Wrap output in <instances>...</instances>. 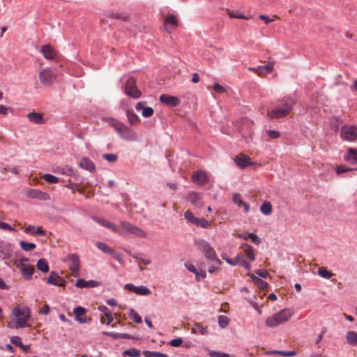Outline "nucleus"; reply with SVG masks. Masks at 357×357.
<instances>
[{
  "label": "nucleus",
  "mask_w": 357,
  "mask_h": 357,
  "mask_svg": "<svg viewBox=\"0 0 357 357\" xmlns=\"http://www.w3.org/2000/svg\"><path fill=\"white\" fill-rule=\"evenodd\" d=\"M295 101L289 97H284L279 105L269 112L271 119H280L287 116L293 109Z\"/></svg>",
  "instance_id": "f257e3e1"
},
{
  "label": "nucleus",
  "mask_w": 357,
  "mask_h": 357,
  "mask_svg": "<svg viewBox=\"0 0 357 357\" xmlns=\"http://www.w3.org/2000/svg\"><path fill=\"white\" fill-rule=\"evenodd\" d=\"M293 315V312L289 308H284L278 312L268 317L265 321L266 326L269 328H275L287 322Z\"/></svg>",
  "instance_id": "f03ea898"
},
{
  "label": "nucleus",
  "mask_w": 357,
  "mask_h": 357,
  "mask_svg": "<svg viewBox=\"0 0 357 357\" xmlns=\"http://www.w3.org/2000/svg\"><path fill=\"white\" fill-rule=\"evenodd\" d=\"M12 314L16 321V327L25 328L29 327L28 321L30 319L31 311L27 307H15L12 310Z\"/></svg>",
  "instance_id": "7ed1b4c3"
},
{
  "label": "nucleus",
  "mask_w": 357,
  "mask_h": 357,
  "mask_svg": "<svg viewBox=\"0 0 357 357\" xmlns=\"http://www.w3.org/2000/svg\"><path fill=\"white\" fill-rule=\"evenodd\" d=\"M110 125L115 129L121 138L128 141H135L137 139V134L126 124L115 120L110 121Z\"/></svg>",
  "instance_id": "20e7f679"
},
{
  "label": "nucleus",
  "mask_w": 357,
  "mask_h": 357,
  "mask_svg": "<svg viewBox=\"0 0 357 357\" xmlns=\"http://www.w3.org/2000/svg\"><path fill=\"white\" fill-rule=\"evenodd\" d=\"M196 244L197 245L198 248L204 252L206 258L220 264V261L218 259L214 249L207 241L199 239L196 241Z\"/></svg>",
  "instance_id": "39448f33"
},
{
  "label": "nucleus",
  "mask_w": 357,
  "mask_h": 357,
  "mask_svg": "<svg viewBox=\"0 0 357 357\" xmlns=\"http://www.w3.org/2000/svg\"><path fill=\"white\" fill-rule=\"evenodd\" d=\"M121 226L123 230H121L123 232V235L130 234L134 235L139 238L146 237V233L140 229L139 227L131 224L129 222L121 221Z\"/></svg>",
  "instance_id": "423d86ee"
},
{
  "label": "nucleus",
  "mask_w": 357,
  "mask_h": 357,
  "mask_svg": "<svg viewBox=\"0 0 357 357\" xmlns=\"http://www.w3.org/2000/svg\"><path fill=\"white\" fill-rule=\"evenodd\" d=\"M56 74L51 69L46 68L39 72L38 78L40 82L46 86H51L56 79Z\"/></svg>",
  "instance_id": "0eeeda50"
},
{
  "label": "nucleus",
  "mask_w": 357,
  "mask_h": 357,
  "mask_svg": "<svg viewBox=\"0 0 357 357\" xmlns=\"http://www.w3.org/2000/svg\"><path fill=\"white\" fill-rule=\"evenodd\" d=\"M125 92L128 96L133 98H139L142 96V92L138 89L136 80L133 77H130L126 81Z\"/></svg>",
  "instance_id": "6e6552de"
},
{
  "label": "nucleus",
  "mask_w": 357,
  "mask_h": 357,
  "mask_svg": "<svg viewBox=\"0 0 357 357\" xmlns=\"http://www.w3.org/2000/svg\"><path fill=\"white\" fill-rule=\"evenodd\" d=\"M340 136L345 140L354 141L357 139V126L342 127Z\"/></svg>",
  "instance_id": "1a4fd4ad"
},
{
  "label": "nucleus",
  "mask_w": 357,
  "mask_h": 357,
  "mask_svg": "<svg viewBox=\"0 0 357 357\" xmlns=\"http://www.w3.org/2000/svg\"><path fill=\"white\" fill-rule=\"evenodd\" d=\"M97 248L105 253L111 255L119 263H122V255L113 250L110 246L102 242H98L96 243Z\"/></svg>",
  "instance_id": "9d476101"
},
{
  "label": "nucleus",
  "mask_w": 357,
  "mask_h": 357,
  "mask_svg": "<svg viewBox=\"0 0 357 357\" xmlns=\"http://www.w3.org/2000/svg\"><path fill=\"white\" fill-rule=\"evenodd\" d=\"M40 52L47 60L56 61L59 59L58 52L50 45H43Z\"/></svg>",
  "instance_id": "9b49d317"
},
{
  "label": "nucleus",
  "mask_w": 357,
  "mask_h": 357,
  "mask_svg": "<svg viewBox=\"0 0 357 357\" xmlns=\"http://www.w3.org/2000/svg\"><path fill=\"white\" fill-rule=\"evenodd\" d=\"M124 288L130 292H134L141 296H148L151 293V290L148 287L143 285L137 287L132 284L128 283L125 285Z\"/></svg>",
  "instance_id": "f8f14e48"
},
{
  "label": "nucleus",
  "mask_w": 357,
  "mask_h": 357,
  "mask_svg": "<svg viewBox=\"0 0 357 357\" xmlns=\"http://www.w3.org/2000/svg\"><path fill=\"white\" fill-rule=\"evenodd\" d=\"M66 261L69 262L70 269L73 273V275L77 274L79 270V259L77 255L70 254L66 257Z\"/></svg>",
  "instance_id": "ddd939ff"
},
{
  "label": "nucleus",
  "mask_w": 357,
  "mask_h": 357,
  "mask_svg": "<svg viewBox=\"0 0 357 357\" xmlns=\"http://www.w3.org/2000/svg\"><path fill=\"white\" fill-rule=\"evenodd\" d=\"M93 219L96 222L100 224V225L111 229L112 231H114L115 233H117V234H119L120 235L123 234V232L121 231V229L119 228V227H117L114 223H112V222H109V221H108V220H107L105 219L100 218H98V217H93Z\"/></svg>",
  "instance_id": "4468645a"
},
{
  "label": "nucleus",
  "mask_w": 357,
  "mask_h": 357,
  "mask_svg": "<svg viewBox=\"0 0 357 357\" xmlns=\"http://www.w3.org/2000/svg\"><path fill=\"white\" fill-rule=\"evenodd\" d=\"M248 70L250 71L255 72L258 74V75H266V74H268L273 71V63H268L266 65L258 66L257 68L249 67Z\"/></svg>",
  "instance_id": "2eb2a0df"
},
{
  "label": "nucleus",
  "mask_w": 357,
  "mask_h": 357,
  "mask_svg": "<svg viewBox=\"0 0 357 357\" xmlns=\"http://www.w3.org/2000/svg\"><path fill=\"white\" fill-rule=\"evenodd\" d=\"M86 312V310L81 306H77L73 309L75 320L81 324H85L89 321L86 317H83Z\"/></svg>",
  "instance_id": "dca6fc26"
},
{
  "label": "nucleus",
  "mask_w": 357,
  "mask_h": 357,
  "mask_svg": "<svg viewBox=\"0 0 357 357\" xmlns=\"http://www.w3.org/2000/svg\"><path fill=\"white\" fill-rule=\"evenodd\" d=\"M344 160L351 165L357 164V149L349 147L343 156Z\"/></svg>",
  "instance_id": "f3484780"
},
{
  "label": "nucleus",
  "mask_w": 357,
  "mask_h": 357,
  "mask_svg": "<svg viewBox=\"0 0 357 357\" xmlns=\"http://www.w3.org/2000/svg\"><path fill=\"white\" fill-rule=\"evenodd\" d=\"M28 196L32 199H38L40 200H50V196L44 192L36 189H30L27 193Z\"/></svg>",
  "instance_id": "a211bd4d"
},
{
  "label": "nucleus",
  "mask_w": 357,
  "mask_h": 357,
  "mask_svg": "<svg viewBox=\"0 0 357 357\" xmlns=\"http://www.w3.org/2000/svg\"><path fill=\"white\" fill-rule=\"evenodd\" d=\"M192 181L199 185H204L208 182V177L205 172L198 170L193 173L192 176Z\"/></svg>",
  "instance_id": "6ab92c4d"
},
{
  "label": "nucleus",
  "mask_w": 357,
  "mask_h": 357,
  "mask_svg": "<svg viewBox=\"0 0 357 357\" xmlns=\"http://www.w3.org/2000/svg\"><path fill=\"white\" fill-rule=\"evenodd\" d=\"M160 101L164 104H166L167 105H170L172 107L177 106L180 102V100L177 97L165 95V94L160 96Z\"/></svg>",
  "instance_id": "aec40b11"
},
{
  "label": "nucleus",
  "mask_w": 357,
  "mask_h": 357,
  "mask_svg": "<svg viewBox=\"0 0 357 357\" xmlns=\"http://www.w3.org/2000/svg\"><path fill=\"white\" fill-rule=\"evenodd\" d=\"M17 267L20 268L22 275L25 279L29 280L31 278V276L34 271L33 266L24 264H20V265L17 266Z\"/></svg>",
  "instance_id": "412c9836"
},
{
  "label": "nucleus",
  "mask_w": 357,
  "mask_h": 357,
  "mask_svg": "<svg viewBox=\"0 0 357 357\" xmlns=\"http://www.w3.org/2000/svg\"><path fill=\"white\" fill-rule=\"evenodd\" d=\"M25 233L33 236H45L46 231L43 229L42 227H38L36 228L33 225H29L24 230Z\"/></svg>",
  "instance_id": "4be33fe9"
},
{
  "label": "nucleus",
  "mask_w": 357,
  "mask_h": 357,
  "mask_svg": "<svg viewBox=\"0 0 357 357\" xmlns=\"http://www.w3.org/2000/svg\"><path fill=\"white\" fill-rule=\"evenodd\" d=\"M247 276H249L251 279L252 282L261 290L265 289L267 286L268 283L263 280L262 278H259L258 276H255L252 273H247Z\"/></svg>",
  "instance_id": "5701e85b"
},
{
  "label": "nucleus",
  "mask_w": 357,
  "mask_h": 357,
  "mask_svg": "<svg viewBox=\"0 0 357 357\" xmlns=\"http://www.w3.org/2000/svg\"><path fill=\"white\" fill-rule=\"evenodd\" d=\"M191 333L193 334H199L202 335H207L208 333V327L203 326L199 322H196L191 328Z\"/></svg>",
  "instance_id": "b1692460"
},
{
  "label": "nucleus",
  "mask_w": 357,
  "mask_h": 357,
  "mask_svg": "<svg viewBox=\"0 0 357 357\" xmlns=\"http://www.w3.org/2000/svg\"><path fill=\"white\" fill-rule=\"evenodd\" d=\"M27 118L30 121L36 124H43L45 122L43 114L38 112H31L27 114Z\"/></svg>",
  "instance_id": "393cba45"
},
{
  "label": "nucleus",
  "mask_w": 357,
  "mask_h": 357,
  "mask_svg": "<svg viewBox=\"0 0 357 357\" xmlns=\"http://www.w3.org/2000/svg\"><path fill=\"white\" fill-rule=\"evenodd\" d=\"M98 285V282L94 280L85 281L84 279H78L75 286L78 288H91Z\"/></svg>",
  "instance_id": "a878e982"
},
{
  "label": "nucleus",
  "mask_w": 357,
  "mask_h": 357,
  "mask_svg": "<svg viewBox=\"0 0 357 357\" xmlns=\"http://www.w3.org/2000/svg\"><path fill=\"white\" fill-rule=\"evenodd\" d=\"M226 261L231 265H241L245 266V259L241 255H236L234 259L225 258Z\"/></svg>",
  "instance_id": "bb28decb"
},
{
  "label": "nucleus",
  "mask_w": 357,
  "mask_h": 357,
  "mask_svg": "<svg viewBox=\"0 0 357 357\" xmlns=\"http://www.w3.org/2000/svg\"><path fill=\"white\" fill-rule=\"evenodd\" d=\"M79 166L88 171L92 172L95 169V165L93 162L89 158H84L81 160L79 162Z\"/></svg>",
  "instance_id": "cd10ccee"
},
{
  "label": "nucleus",
  "mask_w": 357,
  "mask_h": 357,
  "mask_svg": "<svg viewBox=\"0 0 357 357\" xmlns=\"http://www.w3.org/2000/svg\"><path fill=\"white\" fill-rule=\"evenodd\" d=\"M346 340L350 345H357V332L354 331H348L346 335Z\"/></svg>",
  "instance_id": "c85d7f7f"
},
{
  "label": "nucleus",
  "mask_w": 357,
  "mask_h": 357,
  "mask_svg": "<svg viewBox=\"0 0 357 357\" xmlns=\"http://www.w3.org/2000/svg\"><path fill=\"white\" fill-rule=\"evenodd\" d=\"M169 24L173 27L177 26V20L173 15H168L165 20V29L167 32L170 33L171 30L168 28Z\"/></svg>",
  "instance_id": "c756f323"
},
{
  "label": "nucleus",
  "mask_w": 357,
  "mask_h": 357,
  "mask_svg": "<svg viewBox=\"0 0 357 357\" xmlns=\"http://www.w3.org/2000/svg\"><path fill=\"white\" fill-rule=\"evenodd\" d=\"M272 211V205L270 202L265 201L260 206V211L265 215H270Z\"/></svg>",
  "instance_id": "7c9ffc66"
},
{
  "label": "nucleus",
  "mask_w": 357,
  "mask_h": 357,
  "mask_svg": "<svg viewBox=\"0 0 357 357\" xmlns=\"http://www.w3.org/2000/svg\"><path fill=\"white\" fill-rule=\"evenodd\" d=\"M61 281V278L55 272L52 271L47 280V283L53 285H57V282Z\"/></svg>",
  "instance_id": "2f4dec72"
},
{
  "label": "nucleus",
  "mask_w": 357,
  "mask_h": 357,
  "mask_svg": "<svg viewBox=\"0 0 357 357\" xmlns=\"http://www.w3.org/2000/svg\"><path fill=\"white\" fill-rule=\"evenodd\" d=\"M126 114L130 124L135 125L139 123V118L132 110L128 109Z\"/></svg>",
  "instance_id": "473e14b6"
},
{
  "label": "nucleus",
  "mask_w": 357,
  "mask_h": 357,
  "mask_svg": "<svg viewBox=\"0 0 357 357\" xmlns=\"http://www.w3.org/2000/svg\"><path fill=\"white\" fill-rule=\"evenodd\" d=\"M36 266L38 270L43 273H47L49 271V266L47 261L45 259H40L38 261Z\"/></svg>",
  "instance_id": "72a5a7b5"
},
{
  "label": "nucleus",
  "mask_w": 357,
  "mask_h": 357,
  "mask_svg": "<svg viewBox=\"0 0 357 357\" xmlns=\"http://www.w3.org/2000/svg\"><path fill=\"white\" fill-rule=\"evenodd\" d=\"M188 199L192 204L199 205L201 195L199 193L191 192L188 194Z\"/></svg>",
  "instance_id": "f704fd0d"
},
{
  "label": "nucleus",
  "mask_w": 357,
  "mask_h": 357,
  "mask_svg": "<svg viewBox=\"0 0 357 357\" xmlns=\"http://www.w3.org/2000/svg\"><path fill=\"white\" fill-rule=\"evenodd\" d=\"M21 248L26 252L33 250L36 248V245L33 243H28L24 241L20 242Z\"/></svg>",
  "instance_id": "c9c22d12"
},
{
  "label": "nucleus",
  "mask_w": 357,
  "mask_h": 357,
  "mask_svg": "<svg viewBox=\"0 0 357 357\" xmlns=\"http://www.w3.org/2000/svg\"><path fill=\"white\" fill-rule=\"evenodd\" d=\"M318 275L326 279H330L333 276V273L324 267H321L318 269Z\"/></svg>",
  "instance_id": "e433bc0d"
},
{
  "label": "nucleus",
  "mask_w": 357,
  "mask_h": 357,
  "mask_svg": "<svg viewBox=\"0 0 357 357\" xmlns=\"http://www.w3.org/2000/svg\"><path fill=\"white\" fill-rule=\"evenodd\" d=\"M129 317L132 319L137 324H140L142 322V319L140 315L133 309L130 310Z\"/></svg>",
  "instance_id": "4c0bfd02"
},
{
  "label": "nucleus",
  "mask_w": 357,
  "mask_h": 357,
  "mask_svg": "<svg viewBox=\"0 0 357 357\" xmlns=\"http://www.w3.org/2000/svg\"><path fill=\"white\" fill-rule=\"evenodd\" d=\"M143 354L145 357H167L165 354L158 351H144Z\"/></svg>",
  "instance_id": "58836bf2"
},
{
  "label": "nucleus",
  "mask_w": 357,
  "mask_h": 357,
  "mask_svg": "<svg viewBox=\"0 0 357 357\" xmlns=\"http://www.w3.org/2000/svg\"><path fill=\"white\" fill-rule=\"evenodd\" d=\"M246 256H247V259L251 260V261H255V252H254V249H253V247L249 244L247 243V245H246Z\"/></svg>",
  "instance_id": "ea45409f"
},
{
  "label": "nucleus",
  "mask_w": 357,
  "mask_h": 357,
  "mask_svg": "<svg viewBox=\"0 0 357 357\" xmlns=\"http://www.w3.org/2000/svg\"><path fill=\"white\" fill-rule=\"evenodd\" d=\"M105 316L107 318V321H105V317L102 316L100 317V321L102 324H106L107 325H109L113 321L112 314L110 311H107L105 312Z\"/></svg>",
  "instance_id": "a19ab883"
},
{
  "label": "nucleus",
  "mask_w": 357,
  "mask_h": 357,
  "mask_svg": "<svg viewBox=\"0 0 357 357\" xmlns=\"http://www.w3.org/2000/svg\"><path fill=\"white\" fill-rule=\"evenodd\" d=\"M234 160L236 164L241 168L243 169L245 167V157L243 154L236 156Z\"/></svg>",
  "instance_id": "79ce46f5"
},
{
  "label": "nucleus",
  "mask_w": 357,
  "mask_h": 357,
  "mask_svg": "<svg viewBox=\"0 0 357 357\" xmlns=\"http://www.w3.org/2000/svg\"><path fill=\"white\" fill-rule=\"evenodd\" d=\"M227 13L231 18H237V19H245V16L243 13H241L238 11L227 10Z\"/></svg>",
  "instance_id": "37998d69"
},
{
  "label": "nucleus",
  "mask_w": 357,
  "mask_h": 357,
  "mask_svg": "<svg viewBox=\"0 0 357 357\" xmlns=\"http://www.w3.org/2000/svg\"><path fill=\"white\" fill-rule=\"evenodd\" d=\"M43 178L47 182L51 183H57L59 182V179L58 177L50 174H45L43 176Z\"/></svg>",
  "instance_id": "c03bdc74"
},
{
  "label": "nucleus",
  "mask_w": 357,
  "mask_h": 357,
  "mask_svg": "<svg viewBox=\"0 0 357 357\" xmlns=\"http://www.w3.org/2000/svg\"><path fill=\"white\" fill-rule=\"evenodd\" d=\"M229 322V319L223 315H220L218 317V324L221 328H225Z\"/></svg>",
  "instance_id": "a18cd8bd"
},
{
  "label": "nucleus",
  "mask_w": 357,
  "mask_h": 357,
  "mask_svg": "<svg viewBox=\"0 0 357 357\" xmlns=\"http://www.w3.org/2000/svg\"><path fill=\"white\" fill-rule=\"evenodd\" d=\"M248 238L251 239V241L255 245H259L261 242V239L253 233H248L247 232V240Z\"/></svg>",
  "instance_id": "49530a36"
},
{
  "label": "nucleus",
  "mask_w": 357,
  "mask_h": 357,
  "mask_svg": "<svg viewBox=\"0 0 357 357\" xmlns=\"http://www.w3.org/2000/svg\"><path fill=\"white\" fill-rule=\"evenodd\" d=\"M110 17L119 19L122 21H128L129 20V16L125 13H113L110 15Z\"/></svg>",
  "instance_id": "de8ad7c7"
},
{
  "label": "nucleus",
  "mask_w": 357,
  "mask_h": 357,
  "mask_svg": "<svg viewBox=\"0 0 357 357\" xmlns=\"http://www.w3.org/2000/svg\"><path fill=\"white\" fill-rule=\"evenodd\" d=\"M184 218L190 222L195 224L197 222V218L195 217L192 212L187 211L184 213Z\"/></svg>",
  "instance_id": "09e8293b"
},
{
  "label": "nucleus",
  "mask_w": 357,
  "mask_h": 357,
  "mask_svg": "<svg viewBox=\"0 0 357 357\" xmlns=\"http://www.w3.org/2000/svg\"><path fill=\"white\" fill-rule=\"evenodd\" d=\"M228 87L215 83L213 86V90L218 93H226Z\"/></svg>",
  "instance_id": "8fccbe9b"
},
{
  "label": "nucleus",
  "mask_w": 357,
  "mask_h": 357,
  "mask_svg": "<svg viewBox=\"0 0 357 357\" xmlns=\"http://www.w3.org/2000/svg\"><path fill=\"white\" fill-rule=\"evenodd\" d=\"M274 353L279 354L284 357H293L296 354L295 351H275Z\"/></svg>",
  "instance_id": "3c124183"
},
{
  "label": "nucleus",
  "mask_w": 357,
  "mask_h": 357,
  "mask_svg": "<svg viewBox=\"0 0 357 357\" xmlns=\"http://www.w3.org/2000/svg\"><path fill=\"white\" fill-rule=\"evenodd\" d=\"M103 334L107 336L112 337L114 338H119V337H123V338H129V335L126 334H120V333H113L110 332H103Z\"/></svg>",
  "instance_id": "603ef678"
},
{
  "label": "nucleus",
  "mask_w": 357,
  "mask_h": 357,
  "mask_svg": "<svg viewBox=\"0 0 357 357\" xmlns=\"http://www.w3.org/2000/svg\"><path fill=\"white\" fill-rule=\"evenodd\" d=\"M142 114L144 117H146V118L150 117L153 114V109L151 107H146L142 110Z\"/></svg>",
  "instance_id": "864d4df0"
},
{
  "label": "nucleus",
  "mask_w": 357,
  "mask_h": 357,
  "mask_svg": "<svg viewBox=\"0 0 357 357\" xmlns=\"http://www.w3.org/2000/svg\"><path fill=\"white\" fill-rule=\"evenodd\" d=\"M102 157L107 161L114 162L117 160V155L113 153L104 154Z\"/></svg>",
  "instance_id": "5fc2aeb1"
},
{
  "label": "nucleus",
  "mask_w": 357,
  "mask_h": 357,
  "mask_svg": "<svg viewBox=\"0 0 357 357\" xmlns=\"http://www.w3.org/2000/svg\"><path fill=\"white\" fill-rule=\"evenodd\" d=\"M0 229L3 230L10 231H15L16 229L11 227L8 223L0 221Z\"/></svg>",
  "instance_id": "6e6d98bb"
},
{
  "label": "nucleus",
  "mask_w": 357,
  "mask_h": 357,
  "mask_svg": "<svg viewBox=\"0 0 357 357\" xmlns=\"http://www.w3.org/2000/svg\"><path fill=\"white\" fill-rule=\"evenodd\" d=\"M233 201L235 204H238V206H245V204L244 202L241 199V196L239 194H235L233 197Z\"/></svg>",
  "instance_id": "4d7b16f0"
},
{
  "label": "nucleus",
  "mask_w": 357,
  "mask_h": 357,
  "mask_svg": "<svg viewBox=\"0 0 357 357\" xmlns=\"http://www.w3.org/2000/svg\"><path fill=\"white\" fill-rule=\"evenodd\" d=\"M195 225H199L203 228H206L209 226V222L208 220H206L204 218H202V219L197 218V222H196L195 223Z\"/></svg>",
  "instance_id": "13d9d810"
},
{
  "label": "nucleus",
  "mask_w": 357,
  "mask_h": 357,
  "mask_svg": "<svg viewBox=\"0 0 357 357\" xmlns=\"http://www.w3.org/2000/svg\"><path fill=\"white\" fill-rule=\"evenodd\" d=\"M266 134L271 139H277L280 137V132L277 130H266Z\"/></svg>",
  "instance_id": "bf43d9fd"
},
{
  "label": "nucleus",
  "mask_w": 357,
  "mask_h": 357,
  "mask_svg": "<svg viewBox=\"0 0 357 357\" xmlns=\"http://www.w3.org/2000/svg\"><path fill=\"white\" fill-rule=\"evenodd\" d=\"M261 166V165L260 163L252 162L250 158L247 156V167H251L253 169H256Z\"/></svg>",
  "instance_id": "052dcab7"
},
{
  "label": "nucleus",
  "mask_w": 357,
  "mask_h": 357,
  "mask_svg": "<svg viewBox=\"0 0 357 357\" xmlns=\"http://www.w3.org/2000/svg\"><path fill=\"white\" fill-rule=\"evenodd\" d=\"M326 331H327V328L326 327H323L321 328V333L317 335V337L315 340L316 344H318L319 343L321 342V341L322 340L323 337L325 335V333H326Z\"/></svg>",
  "instance_id": "680f3d73"
},
{
  "label": "nucleus",
  "mask_w": 357,
  "mask_h": 357,
  "mask_svg": "<svg viewBox=\"0 0 357 357\" xmlns=\"http://www.w3.org/2000/svg\"><path fill=\"white\" fill-rule=\"evenodd\" d=\"M125 354L131 357H138L140 355L139 351L137 349H128L125 351Z\"/></svg>",
  "instance_id": "e2e57ef3"
},
{
  "label": "nucleus",
  "mask_w": 357,
  "mask_h": 357,
  "mask_svg": "<svg viewBox=\"0 0 357 357\" xmlns=\"http://www.w3.org/2000/svg\"><path fill=\"white\" fill-rule=\"evenodd\" d=\"M249 303L257 312L258 314H261L262 313V311L261 309L262 305H259L257 303H256L253 301H249Z\"/></svg>",
  "instance_id": "0e129e2a"
},
{
  "label": "nucleus",
  "mask_w": 357,
  "mask_h": 357,
  "mask_svg": "<svg viewBox=\"0 0 357 357\" xmlns=\"http://www.w3.org/2000/svg\"><path fill=\"white\" fill-rule=\"evenodd\" d=\"M10 342L16 346L21 347L22 344L21 338L18 336H13L10 337Z\"/></svg>",
  "instance_id": "69168bd1"
},
{
  "label": "nucleus",
  "mask_w": 357,
  "mask_h": 357,
  "mask_svg": "<svg viewBox=\"0 0 357 357\" xmlns=\"http://www.w3.org/2000/svg\"><path fill=\"white\" fill-rule=\"evenodd\" d=\"M260 278H266L268 276V273L265 269H259L256 271Z\"/></svg>",
  "instance_id": "338daca9"
},
{
  "label": "nucleus",
  "mask_w": 357,
  "mask_h": 357,
  "mask_svg": "<svg viewBox=\"0 0 357 357\" xmlns=\"http://www.w3.org/2000/svg\"><path fill=\"white\" fill-rule=\"evenodd\" d=\"M211 357H229V354L219 351H212L210 354Z\"/></svg>",
  "instance_id": "774afa93"
}]
</instances>
